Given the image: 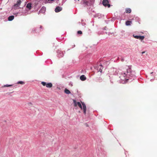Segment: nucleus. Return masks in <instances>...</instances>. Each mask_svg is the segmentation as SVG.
Here are the masks:
<instances>
[{"mask_svg":"<svg viewBox=\"0 0 157 157\" xmlns=\"http://www.w3.org/2000/svg\"><path fill=\"white\" fill-rule=\"evenodd\" d=\"M135 74V71L132 70L130 66H127L125 70L121 71L119 77L122 80L126 81L130 80L131 82L136 78Z\"/></svg>","mask_w":157,"mask_h":157,"instance_id":"1","label":"nucleus"},{"mask_svg":"<svg viewBox=\"0 0 157 157\" xmlns=\"http://www.w3.org/2000/svg\"><path fill=\"white\" fill-rule=\"evenodd\" d=\"M82 104L79 102H77V105L82 109H83V113L84 114H86V108L85 104L84 102H81Z\"/></svg>","mask_w":157,"mask_h":157,"instance_id":"2","label":"nucleus"},{"mask_svg":"<svg viewBox=\"0 0 157 157\" xmlns=\"http://www.w3.org/2000/svg\"><path fill=\"white\" fill-rule=\"evenodd\" d=\"M112 71L114 75H119V76H120V72L121 71H122L121 70L113 68L112 69Z\"/></svg>","mask_w":157,"mask_h":157,"instance_id":"3","label":"nucleus"},{"mask_svg":"<svg viewBox=\"0 0 157 157\" xmlns=\"http://www.w3.org/2000/svg\"><path fill=\"white\" fill-rule=\"evenodd\" d=\"M109 3V2L108 0H103L102 1V4L104 6H107L108 8H109L111 6Z\"/></svg>","mask_w":157,"mask_h":157,"instance_id":"4","label":"nucleus"},{"mask_svg":"<svg viewBox=\"0 0 157 157\" xmlns=\"http://www.w3.org/2000/svg\"><path fill=\"white\" fill-rule=\"evenodd\" d=\"M21 3V0H18L16 3L14 5V8L15 9H18Z\"/></svg>","mask_w":157,"mask_h":157,"instance_id":"5","label":"nucleus"},{"mask_svg":"<svg viewBox=\"0 0 157 157\" xmlns=\"http://www.w3.org/2000/svg\"><path fill=\"white\" fill-rule=\"evenodd\" d=\"M58 56L59 58L63 57L64 56V53L63 52L58 50L57 52Z\"/></svg>","mask_w":157,"mask_h":157,"instance_id":"6","label":"nucleus"},{"mask_svg":"<svg viewBox=\"0 0 157 157\" xmlns=\"http://www.w3.org/2000/svg\"><path fill=\"white\" fill-rule=\"evenodd\" d=\"M103 68V67L101 64H99L98 65L97 67V70L98 71L101 72L102 71V70Z\"/></svg>","mask_w":157,"mask_h":157,"instance_id":"7","label":"nucleus"},{"mask_svg":"<svg viewBox=\"0 0 157 157\" xmlns=\"http://www.w3.org/2000/svg\"><path fill=\"white\" fill-rule=\"evenodd\" d=\"M62 10V8L59 7L57 6L56 7L55 9V12L57 13L60 12Z\"/></svg>","mask_w":157,"mask_h":157,"instance_id":"8","label":"nucleus"},{"mask_svg":"<svg viewBox=\"0 0 157 157\" xmlns=\"http://www.w3.org/2000/svg\"><path fill=\"white\" fill-rule=\"evenodd\" d=\"M46 8L44 6L42 7L39 11V13H44L46 11Z\"/></svg>","mask_w":157,"mask_h":157,"instance_id":"9","label":"nucleus"},{"mask_svg":"<svg viewBox=\"0 0 157 157\" xmlns=\"http://www.w3.org/2000/svg\"><path fill=\"white\" fill-rule=\"evenodd\" d=\"M80 78L81 80L83 81L86 79V78L84 75H82L80 77Z\"/></svg>","mask_w":157,"mask_h":157,"instance_id":"10","label":"nucleus"},{"mask_svg":"<svg viewBox=\"0 0 157 157\" xmlns=\"http://www.w3.org/2000/svg\"><path fill=\"white\" fill-rule=\"evenodd\" d=\"M14 18V16L13 15H11L9 16L8 18V20L9 21H12L13 20Z\"/></svg>","mask_w":157,"mask_h":157,"instance_id":"11","label":"nucleus"},{"mask_svg":"<svg viewBox=\"0 0 157 157\" xmlns=\"http://www.w3.org/2000/svg\"><path fill=\"white\" fill-rule=\"evenodd\" d=\"M31 5V3H28L26 6V8H28L29 10H30L32 7Z\"/></svg>","mask_w":157,"mask_h":157,"instance_id":"12","label":"nucleus"},{"mask_svg":"<svg viewBox=\"0 0 157 157\" xmlns=\"http://www.w3.org/2000/svg\"><path fill=\"white\" fill-rule=\"evenodd\" d=\"M52 86V85L51 83L49 82L47 83L46 86L48 88H51Z\"/></svg>","mask_w":157,"mask_h":157,"instance_id":"13","label":"nucleus"},{"mask_svg":"<svg viewBox=\"0 0 157 157\" xmlns=\"http://www.w3.org/2000/svg\"><path fill=\"white\" fill-rule=\"evenodd\" d=\"M64 92L67 94H69L71 93L70 91L66 88L64 90Z\"/></svg>","mask_w":157,"mask_h":157,"instance_id":"14","label":"nucleus"},{"mask_svg":"<svg viewBox=\"0 0 157 157\" xmlns=\"http://www.w3.org/2000/svg\"><path fill=\"white\" fill-rule=\"evenodd\" d=\"M132 23V21H126L125 24L127 26H129Z\"/></svg>","mask_w":157,"mask_h":157,"instance_id":"15","label":"nucleus"},{"mask_svg":"<svg viewBox=\"0 0 157 157\" xmlns=\"http://www.w3.org/2000/svg\"><path fill=\"white\" fill-rule=\"evenodd\" d=\"M131 12V10L130 8H126V12L128 13H130Z\"/></svg>","mask_w":157,"mask_h":157,"instance_id":"16","label":"nucleus"},{"mask_svg":"<svg viewBox=\"0 0 157 157\" xmlns=\"http://www.w3.org/2000/svg\"><path fill=\"white\" fill-rule=\"evenodd\" d=\"M77 102L75 100H73V103L75 106H76L77 105Z\"/></svg>","mask_w":157,"mask_h":157,"instance_id":"17","label":"nucleus"},{"mask_svg":"<svg viewBox=\"0 0 157 157\" xmlns=\"http://www.w3.org/2000/svg\"><path fill=\"white\" fill-rule=\"evenodd\" d=\"M144 36H140L139 39L141 40H143L144 39Z\"/></svg>","mask_w":157,"mask_h":157,"instance_id":"18","label":"nucleus"},{"mask_svg":"<svg viewBox=\"0 0 157 157\" xmlns=\"http://www.w3.org/2000/svg\"><path fill=\"white\" fill-rule=\"evenodd\" d=\"M17 84H23L24 83V82H23V81H20L18 82H17Z\"/></svg>","mask_w":157,"mask_h":157,"instance_id":"19","label":"nucleus"},{"mask_svg":"<svg viewBox=\"0 0 157 157\" xmlns=\"http://www.w3.org/2000/svg\"><path fill=\"white\" fill-rule=\"evenodd\" d=\"M133 36H134V37L136 38V39H139V36H134V35H133Z\"/></svg>","mask_w":157,"mask_h":157,"instance_id":"20","label":"nucleus"},{"mask_svg":"<svg viewBox=\"0 0 157 157\" xmlns=\"http://www.w3.org/2000/svg\"><path fill=\"white\" fill-rule=\"evenodd\" d=\"M41 84L42 85L44 86H46L47 83L46 82H41Z\"/></svg>","mask_w":157,"mask_h":157,"instance_id":"21","label":"nucleus"},{"mask_svg":"<svg viewBox=\"0 0 157 157\" xmlns=\"http://www.w3.org/2000/svg\"><path fill=\"white\" fill-rule=\"evenodd\" d=\"M12 86V85H6L4 86V87H8L9 86Z\"/></svg>","mask_w":157,"mask_h":157,"instance_id":"22","label":"nucleus"},{"mask_svg":"<svg viewBox=\"0 0 157 157\" xmlns=\"http://www.w3.org/2000/svg\"><path fill=\"white\" fill-rule=\"evenodd\" d=\"M118 58L119 59H120L121 61H124V59L121 57V58L118 57Z\"/></svg>","mask_w":157,"mask_h":157,"instance_id":"23","label":"nucleus"},{"mask_svg":"<svg viewBox=\"0 0 157 157\" xmlns=\"http://www.w3.org/2000/svg\"><path fill=\"white\" fill-rule=\"evenodd\" d=\"M77 33L78 34H81L82 33V32L81 31H78L77 32Z\"/></svg>","mask_w":157,"mask_h":157,"instance_id":"24","label":"nucleus"},{"mask_svg":"<svg viewBox=\"0 0 157 157\" xmlns=\"http://www.w3.org/2000/svg\"><path fill=\"white\" fill-rule=\"evenodd\" d=\"M85 25V23H82V25H83V26H84Z\"/></svg>","mask_w":157,"mask_h":157,"instance_id":"25","label":"nucleus"},{"mask_svg":"<svg viewBox=\"0 0 157 157\" xmlns=\"http://www.w3.org/2000/svg\"><path fill=\"white\" fill-rule=\"evenodd\" d=\"M106 28H106V26H105V28H104V30H106Z\"/></svg>","mask_w":157,"mask_h":157,"instance_id":"26","label":"nucleus"},{"mask_svg":"<svg viewBox=\"0 0 157 157\" xmlns=\"http://www.w3.org/2000/svg\"><path fill=\"white\" fill-rule=\"evenodd\" d=\"M153 73V72H151V73H150V74H151V76H152V74Z\"/></svg>","mask_w":157,"mask_h":157,"instance_id":"27","label":"nucleus"},{"mask_svg":"<svg viewBox=\"0 0 157 157\" xmlns=\"http://www.w3.org/2000/svg\"><path fill=\"white\" fill-rule=\"evenodd\" d=\"M42 28V26L40 25V29H41V28Z\"/></svg>","mask_w":157,"mask_h":157,"instance_id":"28","label":"nucleus"},{"mask_svg":"<svg viewBox=\"0 0 157 157\" xmlns=\"http://www.w3.org/2000/svg\"><path fill=\"white\" fill-rule=\"evenodd\" d=\"M153 80V79H151L150 80V81H152Z\"/></svg>","mask_w":157,"mask_h":157,"instance_id":"29","label":"nucleus"},{"mask_svg":"<svg viewBox=\"0 0 157 157\" xmlns=\"http://www.w3.org/2000/svg\"><path fill=\"white\" fill-rule=\"evenodd\" d=\"M75 45H74L73 46V47H72V48L74 47H75Z\"/></svg>","mask_w":157,"mask_h":157,"instance_id":"30","label":"nucleus"},{"mask_svg":"<svg viewBox=\"0 0 157 157\" xmlns=\"http://www.w3.org/2000/svg\"><path fill=\"white\" fill-rule=\"evenodd\" d=\"M152 78H155V77L153 76V77H152Z\"/></svg>","mask_w":157,"mask_h":157,"instance_id":"31","label":"nucleus"},{"mask_svg":"<svg viewBox=\"0 0 157 157\" xmlns=\"http://www.w3.org/2000/svg\"><path fill=\"white\" fill-rule=\"evenodd\" d=\"M144 52H143L142 53V54H144Z\"/></svg>","mask_w":157,"mask_h":157,"instance_id":"32","label":"nucleus"}]
</instances>
